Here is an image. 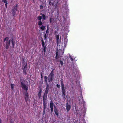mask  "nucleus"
Instances as JSON below:
<instances>
[{
    "mask_svg": "<svg viewBox=\"0 0 123 123\" xmlns=\"http://www.w3.org/2000/svg\"><path fill=\"white\" fill-rule=\"evenodd\" d=\"M4 40L6 44V49H8L9 48V46H10L11 41L12 42V48H14L15 42L13 41V37L11 38L10 40L9 39L8 37H6L4 39Z\"/></svg>",
    "mask_w": 123,
    "mask_h": 123,
    "instance_id": "f257e3e1",
    "label": "nucleus"
},
{
    "mask_svg": "<svg viewBox=\"0 0 123 123\" xmlns=\"http://www.w3.org/2000/svg\"><path fill=\"white\" fill-rule=\"evenodd\" d=\"M21 87L22 89L25 91L26 92L25 94V101L26 102L29 99L28 93L27 92L28 90V87L25 85V83L23 82L20 83Z\"/></svg>",
    "mask_w": 123,
    "mask_h": 123,
    "instance_id": "f03ea898",
    "label": "nucleus"
},
{
    "mask_svg": "<svg viewBox=\"0 0 123 123\" xmlns=\"http://www.w3.org/2000/svg\"><path fill=\"white\" fill-rule=\"evenodd\" d=\"M53 106L54 108V111L55 114L57 116H58L59 115L58 110L55 105H54L53 101L51 100L50 102V106L51 113H52L53 111Z\"/></svg>",
    "mask_w": 123,
    "mask_h": 123,
    "instance_id": "7ed1b4c3",
    "label": "nucleus"
},
{
    "mask_svg": "<svg viewBox=\"0 0 123 123\" xmlns=\"http://www.w3.org/2000/svg\"><path fill=\"white\" fill-rule=\"evenodd\" d=\"M22 62H23L22 69L23 70V74L24 75H25L27 74V62L25 63V60L24 58L22 59Z\"/></svg>",
    "mask_w": 123,
    "mask_h": 123,
    "instance_id": "20e7f679",
    "label": "nucleus"
},
{
    "mask_svg": "<svg viewBox=\"0 0 123 123\" xmlns=\"http://www.w3.org/2000/svg\"><path fill=\"white\" fill-rule=\"evenodd\" d=\"M60 81H61V89L62 96L63 97L64 96L65 97L66 95V90L65 89V87L64 85V84L62 79H61Z\"/></svg>",
    "mask_w": 123,
    "mask_h": 123,
    "instance_id": "39448f33",
    "label": "nucleus"
},
{
    "mask_svg": "<svg viewBox=\"0 0 123 123\" xmlns=\"http://www.w3.org/2000/svg\"><path fill=\"white\" fill-rule=\"evenodd\" d=\"M47 94L44 93L43 96V105L47 106Z\"/></svg>",
    "mask_w": 123,
    "mask_h": 123,
    "instance_id": "423d86ee",
    "label": "nucleus"
},
{
    "mask_svg": "<svg viewBox=\"0 0 123 123\" xmlns=\"http://www.w3.org/2000/svg\"><path fill=\"white\" fill-rule=\"evenodd\" d=\"M46 87L45 89V92L44 93L48 94L49 92V85L48 83H47L46 84Z\"/></svg>",
    "mask_w": 123,
    "mask_h": 123,
    "instance_id": "0eeeda50",
    "label": "nucleus"
},
{
    "mask_svg": "<svg viewBox=\"0 0 123 123\" xmlns=\"http://www.w3.org/2000/svg\"><path fill=\"white\" fill-rule=\"evenodd\" d=\"M54 76L50 75H49L48 77V81L49 82H51L53 79Z\"/></svg>",
    "mask_w": 123,
    "mask_h": 123,
    "instance_id": "6e6552de",
    "label": "nucleus"
},
{
    "mask_svg": "<svg viewBox=\"0 0 123 123\" xmlns=\"http://www.w3.org/2000/svg\"><path fill=\"white\" fill-rule=\"evenodd\" d=\"M66 110L68 112L71 109V106L67 103L66 105Z\"/></svg>",
    "mask_w": 123,
    "mask_h": 123,
    "instance_id": "1a4fd4ad",
    "label": "nucleus"
},
{
    "mask_svg": "<svg viewBox=\"0 0 123 123\" xmlns=\"http://www.w3.org/2000/svg\"><path fill=\"white\" fill-rule=\"evenodd\" d=\"M64 50H63L59 49V50L57 51L56 54H63L64 53Z\"/></svg>",
    "mask_w": 123,
    "mask_h": 123,
    "instance_id": "9d476101",
    "label": "nucleus"
},
{
    "mask_svg": "<svg viewBox=\"0 0 123 123\" xmlns=\"http://www.w3.org/2000/svg\"><path fill=\"white\" fill-rule=\"evenodd\" d=\"M42 90L41 88L39 89L38 92V96L39 97V98H40L41 97V94L42 92Z\"/></svg>",
    "mask_w": 123,
    "mask_h": 123,
    "instance_id": "9b49d317",
    "label": "nucleus"
},
{
    "mask_svg": "<svg viewBox=\"0 0 123 123\" xmlns=\"http://www.w3.org/2000/svg\"><path fill=\"white\" fill-rule=\"evenodd\" d=\"M56 40V43L57 46H58L59 43V36L58 35H56L55 36Z\"/></svg>",
    "mask_w": 123,
    "mask_h": 123,
    "instance_id": "f8f14e48",
    "label": "nucleus"
},
{
    "mask_svg": "<svg viewBox=\"0 0 123 123\" xmlns=\"http://www.w3.org/2000/svg\"><path fill=\"white\" fill-rule=\"evenodd\" d=\"M59 54H56V55L55 57V61L57 62H58L59 61V56L58 55Z\"/></svg>",
    "mask_w": 123,
    "mask_h": 123,
    "instance_id": "ddd939ff",
    "label": "nucleus"
},
{
    "mask_svg": "<svg viewBox=\"0 0 123 123\" xmlns=\"http://www.w3.org/2000/svg\"><path fill=\"white\" fill-rule=\"evenodd\" d=\"M47 46V44H46L45 46L42 47L43 52H44V54L45 53Z\"/></svg>",
    "mask_w": 123,
    "mask_h": 123,
    "instance_id": "4468645a",
    "label": "nucleus"
},
{
    "mask_svg": "<svg viewBox=\"0 0 123 123\" xmlns=\"http://www.w3.org/2000/svg\"><path fill=\"white\" fill-rule=\"evenodd\" d=\"M41 42H42V47H44V46H45L46 44H47L46 43H45L44 42L43 38H42Z\"/></svg>",
    "mask_w": 123,
    "mask_h": 123,
    "instance_id": "2eb2a0df",
    "label": "nucleus"
},
{
    "mask_svg": "<svg viewBox=\"0 0 123 123\" xmlns=\"http://www.w3.org/2000/svg\"><path fill=\"white\" fill-rule=\"evenodd\" d=\"M55 70V68L53 69L51 71V72L50 73L49 75H50L52 76H54V71Z\"/></svg>",
    "mask_w": 123,
    "mask_h": 123,
    "instance_id": "dca6fc26",
    "label": "nucleus"
},
{
    "mask_svg": "<svg viewBox=\"0 0 123 123\" xmlns=\"http://www.w3.org/2000/svg\"><path fill=\"white\" fill-rule=\"evenodd\" d=\"M43 114L44 115L45 114V110L46 108V105H43Z\"/></svg>",
    "mask_w": 123,
    "mask_h": 123,
    "instance_id": "f3484780",
    "label": "nucleus"
},
{
    "mask_svg": "<svg viewBox=\"0 0 123 123\" xmlns=\"http://www.w3.org/2000/svg\"><path fill=\"white\" fill-rule=\"evenodd\" d=\"M18 4H17L16 6L14 7V8H13L12 9L17 11L18 9Z\"/></svg>",
    "mask_w": 123,
    "mask_h": 123,
    "instance_id": "a211bd4d",
    "label": "nucleus"
},
{
    "mask_svg": "<svg viewBox=\"0 0 123 123\" xmlns=\"http://www.w3.org/2000/svg\"><path fill=\"white\" fill-rule=\"evenodd\" d=\"M41 15H42V18L44 20H45L46 19V16L45 15L43 14H42L41 13L40 14Z\"/></svg>",
    "mask_w": 123,
    "mask_h": 123,
    "instance_id": "6ab92c4d",
    "label": "nucleus"
},
{
    "mask_svg": "<svg viewBox=\"0 0 123 123\" xmlns=\"http://www.w3.org/2000/svg\"><path fill=\"white\" fill-rule=\"evenodd\" d=\"M16 11L14 10H13L12 9V14L13 15V16H14L16 13Z\"/></svg>",
    "mask_w": 123,
    "mask_h": 123,
    "instance_id": "aec40b11",
    "label": "nucleus"
},
{
    "mask_svg": "<svg viewBox=\"0 0 123 123\" xmlns=\"http://www.w3.org/2000/svg\"><path fill=\"white\" fill-rule=\"evenodd\" d=\"M43 24V22L41 21H40L38 22V24L39 25H42Z\"/></svg>",
    "mask_w": 123,
    "mask_h": 123,
    "instance_id": "412c9836",
    "label": "nucleus"
},
{
    "mask_svg": "<svg viewBox=\"0 0 123 123\" xmlns=\"http://www.w3.org/2000/svg\"><path fill=\"white\" fill-rule=\"evenodd\" d=\"M45 27L43 25H42L40 27V29L42 31H43L45 29Z\"/></svg>",
    "mask_w": 123,
    "mask_h": 123,
    "instance_id": "4be33fe9",
    "label": "nucleus"
},
{
    "mask_svg": "<svg viewBox=\"0 0 123 123\" xmlns=\"http://www.w3.org/2000/svg\"><path fill=\"white\" fill-rule=\"evenodd\" d=\"M44 80L45 82L46 83H47V76H44Z\"/></svg>",
    "mask_w": 123,
    "mask_h": 123,
    "instance_id": "5701e85b",
    "label": "nucleus"
},
{
    "mask_svg": "<svg viewBox=\"0 0 123 123\" xmlns=\"http://www.w3.org/2000/svg\"><path fill=\"white\" fill-rule=\"evenodd\" d=\"M42 18V16H39L37 17V19L38 20L40 21H41Z\"/></svg>",
    "mask_w": 123,
    "mask_h": 123,
    "instance_id": "b1692460",
    "label": "nucleus"
},
{
    "mask_svg": "<svg viewBox=\"0 0 123 123\" xmlns=\"http://www.w3.org/2000/svg\"><path fill=\"white\" fill-rule=\"evenodd\" d=\"M15 85L14 84H11V89L12 90H13L14 89V86Z\"/></svg>",
    "mask_w": 123,
    "mask_h": 123,
    "instance_id": "393cba45",
    "label": "nucleus"
},
{
    "mask_svg": "<svg viewBox=\"0 0 123 123\" xmlns=\"http://www.w3.org/2000/svg\"><path fill=\"white\" fill-rule=\"evenodd\" d=\"M59 61L60 62V64L62 66H63V61L61 60H59Z\"/></svg>",
    "mask_w": 123,
    "mask_h": 123,
    "instance_id": "a878e982",
    "label": "nucleus"
},
{
    "mask_svg": "<svg viewBox=\"0 0 123 123\" xmlns=\"http://www.w3.org/2000/svg\"><path fill=\"white\" fill-rule=\"evenodd\" d=\"M58 30L55 31L54 33V34L56 36V35H57V34H58Z\"/></svg>",
    "mask_w": 123,
    "mask_h": 123,
    "instance_id": "bb28decb",
    "label": "nucleus"
},
{
    "mask_svg": "<svg viewBox=\"0 0 123 123\" xmlns=\"http://www.w3.org/2000/svg\"><path fill=\"white\" fill-rule=\"evenodd\" d=\"M47 38V35L46 34H44V39L45 40Z\"/></svg>",
    "mask_w": 123,
    "mask_h": 123,
    "instance_id": "cd10ccee",
    "label": "nucleus"
},
{
    "mask_svg": "<svg viewBox=\"0 0 123 123\" xmlns=\"http://www.w3.org/2000/svg\"><path fill=\"white\" fill-rule=\"evenodd\" d=\"M69 58L72 61H73V58H72L70 55H69Z\"/></svg>",
    "mask_w": 123,
    "mask_h": 123,
    "instance_id": "c85d7f7f",
    "label": "nucleus"
},
{
    "mask_svg": "<svg viewBox=\"0 0 123 123\" xmlns=\"http://www.w3.org/2000/svg\"><path fill=\"white\" fill-rule=\"evenodd\" d=\"M2 2L5 3L7 2V0H2Z\"/></svg>",
    "mask_w": 123,
    "mask_h": 123,
    "instance_id": "c756f323",
    "label": "nucleus"
},
{
    "mask_svg": "<svg viewBox=\"0 0 123 123\" xmlns=\"http://www.w3.org/2000/svg\"><path fill=\"white\" fill-rule=\"evenodd\" d=\"M43 6L42 5H40V9H43Z\"/></svg>",
    "mask_w": 123,
    "mask_h": 123,
    "instance_id": "7c9ffc66",
    "label": "nucleus"
},
{
    "mask_svg": "<svg viewBox=\"0 0 123 123\" xmlns=\"http://www.w3.org/2000/svg\"><path fill=\"white\" fill-rule=\"evenodd\" d=\"M48 30H49V29H48V27H47V29L46 31V33H47V34H48V33H49V31Z\"/></svg>",
    "mask_w": 123,
    "mask_h": 123,
    "instance_id": "2f4dec72",
    "label": "nucleus"
},
{
    "mask_svg": "<svg viewBox=\"0 0 123 123\" xmlns=\"http://www.w3.org/2000/svg\"><path fill=\"white\" fill-rule=\"evenodd\" d=\"M56 86L58 88H60V85L58 84H56Z\"/></svg>",
    "mask_w": 123,
    "mask_h": 123,
    "instance_id": "473e14b6",
    "label": "nucleus"
},
{
    "mask_svg": "<svg viewBox=\"0 0 123 123\" xmlns=\"http://www.w3.org/2000/svg\"><path fill=\"white\" fill-rule=\"evenodd\" d=\"M52 18H50L49 19V21L50 23H51L52 22Z\"/></svg>",
    "mask_w": 123,
    "mask_h": 123,
    "instance_id": "72a5a7b5",
    "label": "nucleus"
},
{
    "mask_svg": "<svg viewBox=\"0 0 123 123\" xmlns=\"http://www.w3.org/2000/svg\"><path fill=\"white\" fill-rule=\"evenodd\" d=\"M5 3V5L6 7L7 8V5L8 4L7 2L6 3Z\"/></svg>",
    "mask_w": 123,
    "mask_h": 123,
    "instance_id": "f704fd0d",
    "label": "nucleus"
},
{
    "mask_svg": "<svg viewBox=\"0 0 123 123\" xmlns=\"http://www.w3.org/2000/svg\"><path fill=\"white\" fill-rule=\"evenodd\" d=\"M43 78V76H42V74H41V78Z\"/></svg>",
    "mask_w": 123,
    "mask_h": 123,
    "instance_id": "c9c22d12",
    "label": "nucleus"
},
{
    "mask_svg": "<svg viewBox=\"0 0 123 123\" xmlns=\"http://www.w3.org/2000/svg\"><path fill=\"white\" fill-rule=\"evenodd\" d=\"M32 0L33 1V2L35 3V2L34 0Z\"/></svg>",
    "mask_w": 123,
    "mask_h": 123,
    "instance_id": "e433bc0d",
    "label": "nucleus"
},
{
    "mask_svg": "<svg viewBox=\"0 0 123 123\" xmlns=\"http://www.w3.org/2000/svg\"><path fill=\"white\" fill-rule=\"evenodd\" d=\"M10 123H13V122L12 121H10Z\"/></svg>",
    "mask_w": 123,
    "mask_h": 123,
    "instance_id": "4c0bfd02",
    "label": "nucleus"
},
{
    "mask_svg": "<svg viewBox=\"0 0 123 123\" xmlns=\"http://www.w3.org/2000/svg\"><path fill=\"white\" fill-rule=\"evenodd\" d=\"M65 40H66V41L67 42V39H65Z\"/></svg>",
    "mask_w": 123,
    "mask_h": 123,
    "instance_id": "58836bf2",
    "label": "nucleus"
},
{
    "mask_svg": "<svg viewBox=\"0 0 123 123\" xmlns=\"http://www.w3.org/2000/svg\"><path fill=\"white\" fill-rule=\"evenodd\" d=\"M59 41H60V42H61V39H60V40Z\"/></svg>",
    "mask_w": 123,
    "mask_h": 123,
    "instance_id": "ea45409f",
    "label": "nucleus"
}]
</instances>
